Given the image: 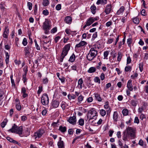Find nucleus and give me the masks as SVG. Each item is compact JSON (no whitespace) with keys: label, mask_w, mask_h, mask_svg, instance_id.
<instances>
[{"label":"nucleus","mask_w":148,"mask_h":148,"mask_svg":"<svg viewBox=\"0 0 148 148\" xmlns=\"http://www.w3.org/2000/svg\"><path fill=\"white\" fill-rule=\"evenodd\" d=\"M98 53V52L96 47L91 48L87 56V59L89 61L94 60L97 55Z\"/></svg>","instance_id":"nucleus-1"},{"label":"nucleus","mask_w":148,"mask_h":148,"mask_svg":"<svg viewBox=\"0 0 148 148\" xmlns=\"http://www.w3.org/2000/svg\"><path fill=\"white\" fill-rule=\"evenodd\" d=\"M71 45L68 44L65 45L62 49V53L60 57V62H62L65 57L67 55L70 49Z\"/></svg>","instance_id":"nucleus-2"},{"label":"nucleus","mask_w":148,"mask_h":148,"mask_svg":"<svg viewBox=\"0 0 148 148\" xmlns=\"http://www.w3.org/2000/svg\"><path fill=\"white\" fill-rule=\"evenodd\" d=\"M10 132L16 133L21 136L22 134L23 127L22 126L18 127L15 124L12 126V128L8 130Z\"/></svg>","instance_id":"nucleus-3"},{"label":"nucleus","mask_w":148,"mask_h":148,"mask_svg":"<svg viewBox=\"0 0 148 148\" xmlns=\"http://www.w3.org/2000/svg\"><path fill=\"white\" fill-rule=\"evenodd\" d=\"M97 115V113L95 109L92 108L88 112V116L89 119H92L96 118Z\"/></svg>","instance_id":"nucleus-4"},{"label":"nucleus","mask_w":148,"mask_h":148,"mask_svg":"<svg viewBox=\"0 0 148 148\" xmlns=\"http://www.w3.org/2000/svg\"><path fill=\"white\" fill-rule=\"evenodd\" d=\"M31 46L30 44L24 48V51L25 57L30 58L32 57L31 55Z\"/></svg>","instance_id":"nucleus-5"},{"label":"nucleus","mask_w":148,"mask_h":148,"mask_svg":"<svg viewBox=\"0 0 148 148\" xmlns=\"http://www.w3.org/2000/svg\"><path fill=\"white\" fill-rule=\"evenodd\" d=\"M98 19V17L90 18L86 21V24L83 27V29H85L87 26H90L95 21H97Z\"/></svg>","instance_id":"nucleus-6"},{"label":"nucleus","mask_w":148,"mask_h":148,"mask_svg":"<svg viewBox=\"0 0 148 148\" xmlns=\"http://www.w3.org/2000/svg\"><path fill=\"white\" fill-rule=\"evenodd\" d=\"M131 137H134L136 131V128L135 127H128L125 130Z\"/></svg>","instance_id":"nucleus-7"},{"label":"nucleus","mask_w":148,"mask_h":148,"mask_svg":"<svg viewBox=\"0 0 148 148\" xmlns=\"http://www.w3.org/2000/svg\"><path fill=\"white\" fill-rule=\"evenodd\" d=\"M41 101L42 104L45 106L47 105L49 102V99L47 95L46 94H44L41 98Z\"/></svg>","instance_id":"nucleus-8"},{"label":"nucleus","mask_w":148,"mask_h":148,"mask_svg":"<svg viewBox=\"0 0 148 148\" xmlns=\"http://www.w3.org/2000/svg\"><path fill=\"white\" fill-rule=\"evenodd\" d=\"M51 23V21L49 20L46 19L43 23L42 25L43 29H50Z\"/></svg>","instance_id":"nucleus-9"},{"label":"nucleus","mask_w":148,"mask_h":148,"mask_svg":"<svg viewBox=\"0 0 148 148\" xmlns=\"http://www.w3.org/2000/svg\"><path fill=\"white\" fill-rule=\"evenodd\" d=\"M112 11V4L111 3L107 4L105 7L104 12L106 14H108L110 13Z\"/></svg>","instance_id":"nucleus-10"},{"label":"nucleus","mask_w":148,"mask_h":148,"mask_svg":"<svg viewBox=\"0 0 148 148\" xmlns=\"http://www.w3.org/2000/svg\"><path fill=\"white\" fill-rule=\"evenodd\" d=\"M87 44V43L84 41H81L78 44H76L75 46V49H77L78 48L85 46Z\"/></svg>","instance_id":"nucleus-11"},{"label":"nucleus","mask_w":148,"mask_h":148,"mask_svg":"<svg viewBox=\"0 0 148 148\" xmlns=\"http://www.w3.org/2000/svg\"><path fill=\"white\" fill-rule=\"evenodd\" d=\"M44 131L42 129L38 131L35 133L34 136L35 138H40L42 136L43 134L44 133Z\"/></svg>","instance_id":"nucleus-12"},{"label":"nucleus","mask_w":148,"mask_h":148,"mask_svg":"<svg viewBox=\"0 0 148 148\" xmlns=\"http://www.w3.org/2000/svg\"><path fill=\"white\" fill-rule=\"evenodd\" d=\"M130 136V135L125 130L123 131L122 136L123 140L125 141H128V139Z\"/></svg>","instance_id":"nucleus-13"},{"label":"nucleus","mask_w":148,"mask_h":148,"mask_svg":"<svg viewBox=\"0 0 148 148\" xmlns=\"http://www.w3.org/2000/svg\"><path fill=\"white\" fill-rule=\"evenodd\" d=\"M67 121L70 123L74 125L76 123V117L74 116L71 117L69 118Z\"/></svg>","instance_id":"nucleus-14"},{"label":"nucleus","mask_w":148,"mask_h":148,"mask_svg":"<svg viewBox=\"0 0 148 148\" xmlns=\"http://www.w3.org/2000/svg\"><path fill=\"white\" fill-rule=\"evenodd\" d=\"M104 108L106 110L107 114L110 113L111 111L110 107L109 105V103L108 101L105 102L104 106Z\"/></svg>","instance_id":"nucleus-15"},{"label":"nucleus","mask_w":148,"mask_h":148,"mask_svg":"<svg viewBox=\"0 0 148 148\" xmlns=\"http://www.w3.org/2000/svg\"><path fill=\"white\" fill-rule=\"evenodd\" d=\"M59 105V102L56 100H55L52 101L51 106L52 108H56L58 107Z\"/></svg>","instance_id":"nucleus-16"},{"label":"nucleus","mask_w":148,"mask_h":148,"mask_svg":"<svg viewBox=\"0 0 148 148\" xmlns=\"http://www.w3.org/2000/svg\"><path fill=\"white\" fill-rule=\"evenodd\" d=\"M119 118V114L117 111H115L113 113V119L114 121L116 122L118 121Z\"/></svg>","instance_id":"nucleus-17"},{"label":"nucleus","mask_w":148,"mask_h":148,"mask_svg":"<svg viewBox=\"0 0 148 148\" xmlns=\"http://www.w3.org/2000/svg\"><path fill=\"white\" fill-rule=\"evenodd\" d=\"M127 87L129 90L130 91L133 90L132 81L131 80H129L128 81L127 84Z\"/></svg>","instance_id":"nucleus-18"},{"label":"nucleus","mask_w":148,"mask_h":148,"mask_svg":"<svg viewBox=\"0 0 148 148\" xmlns=\"http://www.w3.org/2000/svg\"><path fill=\"white\" fill-rule=\"evenodd\" d=\"M108 2V0H98L96 2L97 5L101 4L104 5L106 4Z\"/></svg>","instance_id":"nucleus-19"},{"label":"nucleus","mask_w":148,"mask_h":148,"mask_svg":"<svg viewBox=\"0 0 148 148\" xmlns=\"http://www.w3.org/2000/svg\"><path fill=\"white\" fill-rule=\"evenodd\" d=\"M26 90L25 87H23L22 88L21 90V93L24 98H25L28 96V94L26 93Z\"/></svg>","instance_id":"nucleus-20"},{"label":"nucleus","mask_w":148,"mask_h":148,"mask_svg":"<svg viewBox=\"0 0 148 148\" xmlns=\"http://www.w3.org/2000/svg\"><path fill=\"white\" fill-rule=\"evenodd\" d=\"M125 8L123 6H121L119 9L116 12V14L119 15L123 14Z\"/></svg>","instance_id":"nucleus-21"},{"label":"nucleus","mask_w":148,"mask_h":148,"mask_svg":"<svg viewBox=\"0 0 148 148\" xmlns=\"http://www.w3.org/2000/svg\"><path fill=\"white\" fill-rule=\"evenodd\" d=\"M13 75H11L10 76V78L12 84V86L13 88H16V86L14 80L13 79Z\"/></svg>","instance_id":"nucleus-22"},{"label":"nucleus","mask_w":148,"mask_h":148,"mask_svg":"<svg viewBox=\"0 0 148 148\" xmlns=\"http://www.w3.org/2000/svg\"><path fill=\"white\" fill-rule=\"evenodd\" d=\"M72 19L70 16H66L64 19L65 22L67 24H70L72 22Z\"/></svg>","instance_id":"nucleus-23"},{"label":"nucleus","mask_w":148,"mask_h":148,"mask_svg":"<svg viewBox=\"0 0 148 148\" xmlns=\"http://www.w3.org/2000/svg\"><path fill=\"white\" fill-rule=\"evenodd\" d=\"M83 83V81L82 78L79 79L78 82V84L79 86V88L81 89L82 88V84Z\"/></svg>","instance_id":"nucleus-24"},{"label":"nucleus","mask_w":148,"mask_h":148,"mask_svg":"<svg viewBox=\"0 0 148 148\" xmlns=\"http://www.w3.org/2000/svg\"><path fill=\"white\" fill-rule=\"evenodd\" d=\"M96 71V68L95 67H90L88 70V73H92L95 72Z\"/></svg>","instance_id":"nucleus-25"},{"label":"nucleus","mask_w":148,"mask_h":148,"mask_svg":"<svg viewBox=\"0 0 148 148\" xmlns=\"http://www.w3.org/2000/svg\"><path fill=\"white\" fill-rule=\"evenodd\" d=\"M5 62L6 64H7L9 62V55L8 52H5Z\"/></svg>","instance_id":"nucleus-26"},{"label":"nucleus","mask_w":148,"mask_h":148,"mask_svg":"<svg viewBox=\"0 0 148 148\" xmlns=\"http://www.w3.org/2000/svg\"><path fill=\"white\" fill-rule=\"evenodd\" d=\"M94 95L96 99L99 101H101V99L100 95L97 93H94Z\"/></svg>","instance_id":"nucleus-27"},{"label":"nucleus","mask_w":148,"mask_h":148,"mask_svg":"<svg viewBox=\"0 0 148 148\" xmlns=\"http://www.w3.org/2000/svg\"><path fill=\"white\" fill-rule=\"evenodd\" d=\"M59 130L62 132L64 133L66 131V127H63L62 126H60L59 127Z\"/></svg>","instance_id":"nucleus-28"},{"label":"nucleus","mask_w":148,"mask_h":148,"mask_svg":"<svg viewBox=\"0 0 148 148\" xmlns=\"http://www.w3.org/2000/svg\"><path fill=\"white\" fill-rule=\"evenodd\" d=\"M58 148H64L63 141H58Z\"/></svg>","instance_id":"nucleus-29"},{"label":"nucleus","mask_w":148,"mask_h":148,"mask_svg":"<svg viewBox=\"0 0 148 148\" xmlns=\"http://www.w3.org/2000/svg\"><path fill=\"white\" fill-rule=\"evenodd\" d=\"M145 105V103H144L143 106H142L138 108V111L139 113H142L143 111L145 109L144 106Z\"/></svg>","instance_id":"nucleus-30"},{"label":"nucleus","mask_w":148,"mask_h":148,"mask_svg":"<svg viewBox=\"0 0 148 148\" xmlns=\"http://www.w3.org/2000/svg\"><path fill=\"white\" fill-rule=\"evenodd\" d=\"M110 51H106L104 52L103 56H104V59H107L108 56L109 54Z\"/></svg>","instance_id":"nucleus-31"},{"label":"nucleus","mask_w":148,"mask_h":148,"mask_svg":"<svg viewBox=\"0 0 148 148\" xmlns=\"http://www.w3.org/2000/svg\"><path fill=\"white\" fill-rule=\"evenodd\" d=\"M90 9L91 10V12L93 14H94L96 12V6L94 5H93L91 6Z\"/></svg>","instance_id":"nucleus-32"},{"label":"nucleus","mask_w":148,"mask_h":148,"mask_svg":"<svg viewBox=\"0 0 148 148\" xmlns=\"http://www.w3.org/2000/svg\"><path fill=\"white\" fill-rule=\"evenodd\" d=\"M75 56L74 54L73 53L70 56L69 59V61L71 62H73L75 60Z\"/></svg>","instance_id":"nucleus-33"},{"label":"nucleus","mask_w":148,"mask_h":148,"mask_svg":"<svg viewBox=\"0 0 148 148\" xmlns=\"http://www.w3.org/2000/svg\"><path fill=\"white\" fill-rule=\"evenodd\" d=\"M132 43V40L131 38H129L127 39V43L128 44V46L131 48V44Z\"/></svg>","instance_id":"nucleus-34"},{"label":"nucleus","mask_w":148,"mask_h":148,"mask_svg":"<svg viewBox=\"0 0 148 148\" xmlns=\"http://www.w3.org/2000/svg\"><path fill=\"white\" fill-rule=\"evenodd\" d=\"M99 113L102 116H104L106 114V112L105 110L102 109L100 110Z\"/></svg>","instance_id":"nucleus-35"},{"label":"nucleus","mask_w":148,"mask_h":148,"mask_svg":"<svg viewBox=\"0 0 148 148\" xmlns=\"http://www.w3.org/2000/svg\"><path fill=\"white\" fill-rule=\"evenodd\" d=\"M15 107L18 110L20 111L21 110V107L20 103H18L16 104Z\"/></svg>","instance_id":"nucleus-36"},{"label":"nucleus","mask_w":148,"mask_h":148,"mask_svg":"<svg viewBox=\"0 0 148 148\" xmlns=\"http://www.w3.org/2000/svg\"><path fill=\"white\" fill-rule=\"evenodd\" d=\"M7 121H8L6 119H5L3 121L1 124V126L2 128H3L5 126Z\"/></svg>","instance_id":"nucleus-37"},{"label":"nucleus","mask_w":148,"mask_h":148,"mask_svg":"<svg viewBox=\"0 0 148 148\" xmlns=\"http://www.w3.org/2000/svg\"><path fill=\"white\" fill-rule=\"evenodd\" d=\"M122 57V54L121 53L119 52L118 54L117 57V60L119 62H120L121 59Z\"/></svg>","instance_id":"nucleus-38"},{"label":"nucleus","mask_w":148,"mask_h":148,"mask_svg":"<svg viewBox=\"0 0 148 148\" xmlns=\"http://www.w3.org/2000/svg\"><path fill=\"white\" fill-rule=\"evenodd\" d=\"M122 113L124 116L127 115L128 114V110L126 109H124L122 111Z\"/></svg>","instance_id":"nucleus-39"},{"label":"nucleus","mask_w":148,"mask_h":148,"mask_svg":"<svg viewBox=\"0 0 148 148\" xmlns=\"http://www.w3.org/2000/svg\"><path fill=\"white\" fill-rule=\"evenodd\" d=\"M67 96L68 99L70 100H71L72 99H74L76 98V96L74 95H71L69 94Z\"/></svg>","instance_id":"nucleus-40"},{"label":"nucleus","mask_w":148,"mask_h":148,"mask_svg":"<svg viewBox=\"0 0 148 148\" xmlns=\"http://www.w3.org/2000/svg\"><path fill=\"white\" fill-rule=\"evenodd\" d=\"M127 15L125 16L124 17H122L121 20V22L123 23V24H124L125 22L126 21L127 19Z\"/></svg>","instance_id":"nucleus-41"},{"label":"nucleus","mask_w":148,"mask_h":148,"mask_svg":"<svg viewBox=\"0 0 148 148\" xmlns=\"http://www.w3.org/2000/svg\"><path fill=\"white\" fill-rule=\"evenodd\" d=\"M84 97L83 96L81 95H80L78 97V101L80 103L83 100Z\"/></svg>","instance_id":"nucleus-42"},{"label":"nucleus","mask_w":148,"mask_h":148,"mask_svg":"<svg viewBox=\"0 0 148 148\" xmlns=\"http://www.w3.org/2000/svg\"><path fill=\"white\" fill-rule=\"evenodd\" d=\"M3 61L2 57L0 56V69H2L3 66Z\"/></svg>","instance_id":"nucleus-43"},{"label":"nucleus","mask_w":148,"mask_h":148,"mask_svg":"<svg viewBox=\"0 0 148 148\" xmlns=\"http://www.w3.org/2000/svg\"><path fill=\"white\" fill-rule=\"evenodd\" d=\"M133 22L135 24H138L139 23L138 18L137 17L134 18L133 19Z\"/></svg>","instance_id":"nucleus-44"},{"label":"nucleus","mask_w":148,"mask_h":148,"mask_svg":"<svg viewBox=\"0 0 148 148\" xmlns=\"http://www.w3.org/2000/svg\"><path fill=\"white\" fill-rule=\"evenodd\" d=\"M5 3L3 2H1L0 3V8L1 10H4L5 9Z\"/></svg>","instance_id":"nucleus-45"},{"label":"nucleus","mask_w":148,"mask_h":148,"mask_svg":"<svg viewBox=\"0 0 148 148\" xmlns=\"http://www.w3.org/2000/svg\"><path fill=\"white\" fill-rule=\"evenodd\" d=\"M79 125L81 126H83L84 125V120L82 119H80L78 121Z\"/></svg>","instance_id":"nucleus-46"},{"label":"nucleus","mask_w":148,"mask_h":148,"mask_svg":"<svg viewBox=\"0 0 148 148\" xmlns=\"http://www.w3.org/2000/svg\"><path fill=\"white\" fill-rule=\"evenodd\" d=\"M138 101L137 100H132L131 101V104L134 106H136L137 104Z\"/></svg>","instance_id":"nucleus-47"},{"label":"nucleus","mask_w":148,"mask_h":148,"mask_svg":"<svg viewBox=\"0 0 148 148\" xmlns=\"http://www.w3.org/2000/svg\"><path fill=\"white\" fill-rule=\"evenodd\" d=\"M132 68L130 66H126L125 68V71L126 72L131 71Z\"/></svg>","instance_id":"nucleus-48"},{"label":"nucleus","mask_w":148,"mask_h":148,"mask_svg":"<svg viewBox=\"0 0 148 148\" xmlns=\"http://www.w3.org/2000/svg\"><path fill=\"white\" fill-rule=\"evenodd\" d=\"M32 4L30 2H28L27 3V6L28 8L29 9L31 10L32 9Z\"/></svg>","instance_id":"nucleus-49"},{"label":"nucleus","mask_w":148,"mask_h":148,"mask_svg":"<svg viewBox=\"0 0 148 148\" xmlns=\"http://www.w3.org/2000/svg\"><path fill=\"white\" fill-rule=\"evenodd\" d=\"M94 81L95 82L98 83L99 84L100 83V80L99 78L97 77H96L94 79Z\"/></svg>","instance_id":"nucleus-50"},{"label":"nucleus","mask_w":148,"mask_h":148,"mask_svg":"<svg viewBox=\"0 0 148 148\" xmlns=\"http://www.w3.org/2000/svg\"><path fill=\"white\" fill-rule=\"evenodd\" d=\"M3 34L8 35L9 34V29H8V27L6 26L5 27L4 29Z\"/></svg>","instance_id":"nucleus-51"},{"label":"nucleus","mask_w":148,"mask_h":148,"mask_svg":"<svg viewBox=\"0 0 148 148\" xmlns=\"http://www.w3.org/2000/svg\"><path fill=\"white\" fill-rule=\"evenodd\" d=\"M49 1L48 0H44L43 2V5L45 6H47L49 4Z\"/></svg>","instance_id":"nucleus-52"},{"label":"nucleus","mask_w":148,"mask_h":148,"mask_svg":"<svg viewBox=\"0 0 148 148\" xmlns=\"http://www.w3.org/2000/svg\"><path fill=\"white\" fill-rule=\"evenodd\" d=\"M78 63H76L73 66H71V69L72 70H76V68L78 66Z\"/></svg>","instance_id":"nucleus-53"},{"label":"nucleus","mask_w":148,"mask_h":148,"mask_svg":"<svg viewBox=\"0 0 148 148\" xmlns=\"http://www.w3.org/2000/svg\"><path fill=\"white\" fill-rule=\"evenodd\" d=\"M139 67L140 72H142L143 68V63H140L139 64Z\"/></svg>","instance_id":"nucleus-54"},{"label":"nucleus","mask_w":148,"mask_h":148,"mask_svg":"<svg viewBox=\"0 0 148 148\" xmlns=\"http://www.w3.org/2000/svg\"><path fill=\"white\" fill-rule=\"evenodd\" d=\"M114 39L112 38H109L108 39V40L107 42V43L108 44H110L112 42L114 41Z\"/></svg>","instance_id":"nucleus-55"},{"label":"nucleus","mask_w":148,"mask_h":148,"mask_svg":"<svg viewBox=\"0 0 148 148\" xmlns=\"http://www.w3.org/2000/svg\"><path fill=\"white\" fill-rule=\"evenodd\" d=\"M42 90V86H39L38 87V89L37 91V93L40 94Z\"/></svg>","instance_id":"nucleus-56"},{"label":"nucleus","mask_w":148,"mask_h":148,"mask_svg":"<svg viewBox=\"0 0 148 148\" xmlns=\"http://www.w3.org/2000/svg\"><path fill=\"white\" fill-rule=\"evenodd\" d=\"M37 11V5L35 4L34 6V14L35 15H36Z\"/></svg>","instance_id":"nucleus-57"},{"label":"nucleus","mask_w":148,"mask_h":148,"mask_svg":"<svg viewBox=\"0 0 148 148\" xmlns=\"http://www.w3.org/2000/svg\"><path fill=\"white\" fill-rule=\"evenodd\" d=\"M57 31V28L56 27H55L51 29V32L52 34H54L56 33Z\"/></svg>","instance_id":"nucleus-58"},{"label":"nucleus","mask_w":148,"mask_h":148,"mask_svg":"<svg viewBox=\"0 0 148 148\" xmlns=\"http://www.w3.org/2000/svg\"><path fill=\"white\" fill-rule=\"evenodd\" d=\"M22 44L24 46H25L27 44V40L26 38H24L22 42Z\"/></svg>","instance_id":"nucleus-59"},{"label":"nucleus","mask_w":148,"mask_h":148,"mask_svg":"<svg viewBox=\"0 0 148 148\" xmlns=\"http://www.w3.org/2000/svg\"><path fill=\"white\" fill-rule=\"evenodd\" d=\"M42 13L45 15L47 16L49 14V12L47 10H45L43 11Z\"/></svg>","instance_id":"nucleus-60"},{"label":"nucleus","mask_w":148,"mask_h":148,"mask_svg":"<svg viewBox=\"0 0 148 148\" xmlns=\"http://www.w3.org/2000/svg\"><path fill=\"white\" fill-rule=\"evenodd\" d=\"M61 37L59 36H58L56 37L54 39V41L56 43L58 42V40L60 39Z\"/></svg>","instance_id":"nucleus-61"},{"label":"nucleus","mask_w":148,"mask_h":148,"mask_svg":"<svg viewBox=\"0 0 148 148\" xmlns=\"http://www.w3.org/2000/svg\"><path fill=\"white\" fill-rule=\"evenodd\" d=\"M56 8L57 10H60L61 8V5L59 4H58L56 6Z\"/></svg>","instance_id":"nucleus-62"},{"label":"nucleus","mask_w":148,"mask_h":148,"mask_svg":"<svg viewBox=\"0 0 148 148\" xmlns=\"http://www.w3.org/2000/svg\"><path fill=\"white\" fill-rule=\"evenodd\" d=\"M141 114L140 115V118L142 120H143V119L146 118V116L145 114L143 113H140Z\"/></svg>","instance_id":"nucleus-63"},{"label":"nucleus","mask_w":148,"mask_h":148,"mask_svg":"<svg viewBox=\"0 0 148 148\" xmlns=\"http://www.w3.org/2000/svg\"><path fill=\"white\" fill-rule=\"evenodd\" d=\"M118 144L119 146H120L121 148H123V144L120 139H119L118 141Z\"/></svg>","instance_id":"nucleus-64"}]
</instances>
